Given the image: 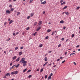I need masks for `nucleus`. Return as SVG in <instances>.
<instances>
[{
    "instance_id": "1",
    "label": "nucleus",
    "mask_w": 80,
    "mask_h": 80,
    "mask_svg": "<svg viewBox=\"0 0 80 80\" xmlns=\"http://www.w3.org/2000/svg\"><path fill=\"white\" fill-rule=\"evenodd\" d=\"M11 13V12H10V11H9V10L8 9L6 10V13L9 14V13Z\"/></svg>"
},
{
    "instance_id": "2",
    "label": "nucleus",
    "mask_w": 80,
    "mask_h": 80,
    "mask_svg": "<svg viewBox=\"0 0 80 80\" xmlns=\"http://www.w3.org/2000/svg\"><path fill=\"white\" fill-rule=\"evenodd\" d=\"M22 63H23V64L24 63H27V61H23L22 62Z\"/></svg>"
},
{
    "instance_id": "3",
    "label": "nucleus",
    "mask_w": 80,
    "mask_h": 80,
    "mask_svg": "<svg viewBox=\"0 0 80 80\" xmlns=\"http://www.w3.org/2000/svg\"><path fill=\"white\" fill-rule=\"evenodd\" d=\"M44 60L45 62H47V60H48V59H47V57H45L44 58Z\"/></svg>"
},
{
    "instance_id": "4",
    "label": "nucleus",
    "mask_w": 80,
    "mask_h": 80,
    "mask_svg": "<svg viewBox=\"0 0 80 80\" xmlns=\"http://www.w3.org/2000/svg\"><path fill=\"white\" fill-rule=\"evenodd\" d=\"M47 63H48V62H46L43 65V67H45V65H47Z\"/></svg>"
},
{
    "instance_id": "5",
    "label": "nucleus",
    "mask_w": 80,
    "mask_h": 80,
    "mask_svg": "<svg viewBox=\"0 0 80 80\" xmlns=\"http://www.w3.org/2000/svg\"><path fill=\"white\" fill-rule=\"evenodd\" d=\"M20 12H17V15L18 16V15H20Z\"/></svg>"
},
{
    "instance_id": "6",
    "label": "nucleus",
    "mask_w": 80,
    "mask_h": 80,
    "mask_svg": "<svg viewBox=\"0 0 80 80\" xmlns=\"http://www.w3.org/2000/svg\"><path fill=\"white\" fill-rule=\"evenodd\" d=\"M41 4H43L45 5L46 3V1H44L43 2H41Z\"/></svg>"
},
{
    "instance_id": "7",
    "label": "nucleus",
    "mask_w": 80,
    "mask_h": 80,
    "mask_svg": "<svg viewBox=\"0 0 80 80\" xmlns=\"http://www.w3.org/2000/svg\"><path fill=\"white\" fill-rule=\"evenodd\" d=\"M33 15H34V13L33 12L31 13L30 16L31 17H32L33 16Z\"/></svg>"
},
{
    "instance_id": "8",
    "label": "nucleus",
    "mask_w": 80,
    "mask_h": 80,
    "mask_svg": "<svg viewBox=\"0 0 80 80\" xmlns=\"http://www.w3.org/2000/svg\"><path fill=\"white\" fill-rule=\"evenodd\" d=\"M16 58H17V56H14L12 58V60H15V59H16Z\"/></svg>"
},
{
    "instance_id": "9",
    "label": "nucleus",
    "mask_w": 80,
    "mask_h": 80,
    "mask_svg": "<svg viewBox=\"0 0 80 80\" xmlns=\"http://www.w3.org/2000/svg\"><path fill=\"white\" fill-rule=\"evenodd\" d=\"M20 57H19L18 59H16V61L17 62H18L20 60Z\"/></svg>"
},
{
    "instance_id": "10",
    "label": "nucleus",
    "mask_w": 80,
    "mask_h": 80,
    "mask_svg": "<svg viewBox=\"0 0 80 80\" xmlns=\"http://www.w3.org/2000/svg\"><path fill=\"white\" fill-rule=\"evenodd\" d=\"M12 22H13V20H11L10 21V22H9V25H10V24H11V23H12Z\"/></svg>"
},
{
    "instance_id": "11",
    "label": "nucleus",
    "mask_w": 80,
    "mask_h": 80,
    "mask_svg": "<svg viewBox=\"0 0 80 80\" xmlns=\"http://www.w3.org/2000/svg\"><path fill=\"white\" fill-rule=\"evenodd\" d=\"M6 76H10V74L9 73H8L6 74Z\"/></svg>"
},
{
    "instance_id": "12",
    "label": "nucleus",
    "mask_w": 80,
    "mask_h": 80,
    "mask_svg": "<svg viewBox=\"0 0 80 80\" xmlns=\"http://www.w3.org/2000/svg\"><path fill=\"white\" fill-rule=\"evenodd\" d=\"M22 53H23V52L22 51L20 52H19V55H21L22 54Z\"/></svg>"
},
{
    "instance_id": "13",
    "label": "nucleus",
    "mask_w": 80,
    "mask_h": 80,
    "mask_svg": "<svg viewBox=\"0 0 80 80\" xmlns=\"http://www.w3.org/2000/svg\"><path fill=\"white\" fill-rule=\"evenodd\" d=\"M37 32H35V33H34L33 34V35L34 36V37H35V35H36V34H37Z\"/></svg>"
},
{
    "instance_id": "14",
    "label": "nucleus",
    "mask_w": 80,
    "mask_h": 80,
    "mask_svg": "<svg viewBox=\"0 0 80 80\" xmlns=\"http://www.w3.org/2000/svg\"><path fill=\"white\" fill-rule=\"evenodd\" d=\"M65 4V2H63V3H61V5H63Z\"/></svg>"
},
{
    "instance_id": "15",
    "label": "nucleus",
    "mask_w": 80,
    "mask_h": 80,
    "mask_svg": "<svg viewBox=\"0 0 80 80\" xmlns=\"http://www.w3.org/2000/svg\"><path fill=\"white\" fill-rule=\"evenodd\" d=\"M14 73L15 75H17L18 73V71H16L14 72Z\"/></svg>"
},
{
    "instance_id": "16",
    "label": "nucleus",
    "mask_w": 80,
    "mask_h": 80,
    "mask_svg": "<svg viewBox=\"0 0 80 80\" xmlns=\"http://www.w3.org/2000/svg\"><path fill=\"white\" fill-rule=\"evenodd\" d=\"M21 60L22 61V62H23V61H25V58H22L21 59Z\"/></svg>"
},
{
    "instance_id": "17",
    "label": "nucleus",
    "mask_w": 80,
    "mask_h": 80,
    "mask_svg": "<svg viewBox=\"0 0 80 80\" xmlns=\"http://www.w3.org/2000/svg\"><path fill=\"white\" fill-rule=\"evenodd\" d=\"M42 21H40L39 23H38V24L39 25H41L42 24Z\"/></svg>"
},
{
    "instance_id": "18",
    "label": "nucleus",
    "mask_w": 80,
    "mask_h": 80,
    "mask_svg": "<svg viewBox=\"0 0 80 80\" xmlns=\"http://www.w3.org/2000/svg\"><path fill=\"white\" fill-rule=\"evenodd\" d=\"M67 7H68L67 6L64 7L63 8V10H65V9H66V8H67Z\"/></svg>"
},
{
    "instance_id": "19",
    "label": "nucleus",
    "mask_w": 80,
    "mask_h": 80,
    "mask_svg": "<svg viewBox=\"0 0 80 80\" xmlns=\"http://www.w3.org/2000/svg\"><path fill=\"white\" fill-rule=\"evenodd\" d=\"M27 70V68H26L24 70H23V72L24 73H25V72H26V70Z\"/></svg>"
},
{
    "instance_id": "20",
    "label": "nucleus",
    "mask_w": 80,
    "mask_h": 80,
    "mask_svg": "<svg viewBox=\"0 0 80 80\" xmlns=\"http://www.w3.org/2000/svg\"><path fill=\"white\" fill-rule=\"evenodd\" d=\"M65 14H66V15H68V14H69L68 13V12H65Z\"/></svg>"
},
{
    "instance_id": "21",
    "label": "nucleus",
    "mask_w": 80,
    "mask_h": 80,
    "mask_svg": "<svg viewBox=\"0 0 80 80\" xmlns=\"http://www.w3.org/2000/svg\"><path fill=\"white\" fill-rule=\"evenodd\" d=\"M19 65H20V64H18L16 66H15V67L16 68H18V67H19Z\"/></svg>"
},
{
    "instance_id": "22",
    "label": "nucleus",
    "mask_w": 80,
    "mask_h": 80,
    "mask_svg": "<svg viewBox=\"0 0 80 80\" xmlns=\"http://www.w3.org/2000/svg\"><path fill=\"white\" fill-rule=\"evenodd\" d=\"M60 23H64V21L63 20H62L60 22Z\"/></svg>"
},
{
    "instance_id": "23",
    "label": "nucleus",
    "mask_w": 80,
    "mask_h": 80,
    "mask_svg": "<svg viewBox=\"0 0 80 80\" xmlns=\"http://www.w3.org/2000/svg\"><path fill=\"white\" fill-rule=\"evenodd\" d=\"M41 28H40V27H39V28H38L37 29V31H38V30H39L41 29Z\"/></svg>"
},
{
    "instance_id": "24",
    "label": "nucleus",
    "mask_w": 80,
    "mask_h": 80,
    "mask_svg": "<svg viewBox=\"0 0 80 80\" xmlns=\"http://www.w3.org/2000/svg\"><path fill=\"white\" fill-rule=\"evenodd\" d=\"M51 32V30L50 29H48L47 30V32Z\"/></svg>"
},
{
    "instance_id": "25",
    "label": "nucleus",
    "mask_w": 80,
    "mask_h": 80,
    "mask_svg": "<svg viewBox=\"0 0 80 80\" xmlns=\"http://www.w3.org/2000/svg\"><path fill=\"white\" fill-rule=\"evenodd\" d=\"M33 1V0H30L29 2L30 3H32V2Z\"/></svg>"
},
{
    "instance_id": "26",
    "label": "nucleus",
    "mask_w": 80,
    "mask_h": 80,
    "mask_svg": "<svg viewBox=\"0 0 80 80\" xmlns=\"http://www.w3.org/2000/svg\"><path fill=\"white\" fill-rule=\"evenodd\" d=\"M16 66V65H13L12 67V68H15V67Z\"/></svg>"
},
{
    "instance_id": "27",
    "label": "nucleus",
    "mask_w": 80,
    "mask_h": 80,
    "mask_svg": "<svg viewBox=\"0 0 80 80\" xmlns=\"http://www.w3.org/2000/svg\"><path fill=\"white\" fill-rule=\"evenodd\" d=\"M43 68H42V69H41V70L40 71V72H43Z\"/></svg>"
},
{
    "instance_id": "28",
    "label": "nucleus",
    "mask_w": 80,
    "mask_h": 80,
    "mask_svg": "<svg viewBox=\"0 0 80 80\" xmlns=\"http://www.w3.org/2000/svg\"><path fill=\"white\" fill-rule=\"evenodd\" d=\"M26 65H27V64H26V63H24L23 64V67H25V66H26Z\"/></svg>"
},
{
    "instance_id": "29",
    "label": "nucleus",
    "mask_w": 80,
    "mask_h": 80,
    "mask_svg": "<svg viewBox=\"0 0 80 80\" xmlns=\"http://www.w3.org/2000/svg\"><path fill=\"white\" fill-rule=\"evenodd\" d=\"M10 38H9L8 39H7L6 41H7V42H8V41H10Z\"/></svg>"
},
{
    "instance_id": "30",
    "label": "nucleus",
    "mask_w": 80,
    "mask_h": 80,
    "mask_svg": "<svg viewBox=\"0 0 80 80\" xmlns=\"http://www.w3.org/2000/svg\"><path fill=\"white\" fill-rule=\"evenodd\" d=\"M43 46V45H42V44H40L39 45V47H40V48H41V47H42Z\"/></svg>"
},
{
    "instance_id": "31",
    "label": "nucleus",
    "mask_w": 80,
    "mask_h": 80,
    "mask_svg": "<svg viewBox=\"0 0 80 80\" xmlns=\"http://www.w3.org/2000/svg\"><path fill=\"white\" fill-rule=\"evenodd\" d=\"M74 35H75V34H73L72 35V38H73V37H74Z\"/></svg>"
},
{
    "instance_id": "32",
    "label": "nucleus",
    "mask_w": 80,
    "mask_h": 80,
    "mask_svg": "<svg viewBox=\"0 0 80 80\" xmlns=\"http://www.w3.org/2000/svg\"><path fill=\"white\" fill-rule=\"evenodd\" d=\"M18 48V47H17L15 48V50H17Z\"/></svg>"
},
{
    "instance_id": "33",
    "label": "nucleus",
    "mask_w": 80,
    "mask_h": 80,
    "mask_svg": "<svg viewBox=\"0 0 80 80\" xmlns=\"http://www.w3.org/2000/svg\"><path fill=\"white\" fill-rule=\"evenodd\" d=\"M37 22H36L35 23H34V26H35L36 25H37Z\"/></svg>"
},
{
    "instance_id": "34",
    "label": "nucleus",
    "mask_w": 80,
    "mask_h": 80,
    "mask_svg": "<svg viewBox=\"0 0 80 80\" xmlns=\"http://www.w3.org/2000/svg\"><path fill=\"white\" fill-rule=\"evenodd\" d=\"M48 79H51L52 78V77H51L50 76H49L48 77Z\"/></svg>"
},
{
    "instance_id": "35",
    "label": "nucleus",
    "mask_w": 80,
    "mask_h": 80,
    "mask_svg": "<svg viewBox=\"0 0 80 80\" xmlns=\"http://www.w3.org/2000/svg\"><path fill=\"white\" fill-rule=\"evenodd\" d=\"M31 72V70H29L27 72V73H28V72Z\"/></svg>"
},
{
    "instance_id": "36",
    "label": "nucleus",
    "mask_w": 80,
    "mask_h": 80,
    "mask_svg": "<svg viewBox=\"0 0 80 80\" xmlns=\"http://www.w3.org/2000/svg\"><path fill=\"white\" fill-rule=\"evenodd\" d=\"M48 36H47L46 38H45L47 40V39H48Z\"/></svg>"
},
{
    "instance_id": "37",
    "label": "nucleus",
    "mask_w": 80,
    "mask_h": 80,
    "mask_svg": "<svg viewBox=\"0 0 80 80\" xmlns=\"http://www.w3.org/2000/svg\"><path fill=\"white\" fill-rule=\"evenodd\" d=\"M80 7H77V10H78V9H79V8H80Z\"/></svg>"
},
{
    "instance_id": "38",
    "label": "nucleus",
    "mask_w": 80,
    "mask_h": 80,
    "mask_svg": "<svg viewBox=\"0 0 80 80\" xmlns=\"http://www.w3.org/2000/svg\"><path fill=\"white\" fill-rule=\"evenodd\" d=\"M9 7H10V8H12V5H10L9 6Z\"/></svg>"
},
{
    "instance_id": "39",
    "label": "nucleus",
    "mask_w": 80,
    "mask_h": 80,
    "mask_svg": "<svg viewBox=\"0 0 80 80\" xmlns=\"http://www.w3.org/2000/svg\"><path fill=\"white\" fill-rule=\"evenodd\" d=\"M13 36H15V35H16V34L14 32H13Z\"/></svg>"
},
{
    "instance_id": "40",
    "label": "nucleus",
    "mask_w": 80,
    "mask_h": 80,
    "mask_svg": "<svg viewBox=\"0 0 80 80\" xmlns=\"http://www.w3.org/2000/svg\"><path fill=\"white\" fill-rule=\"evenodd\" d=\"M4 53L5 54H6V53H7V51H4Z\"/></svg>"
},
{
    "instance_id": "41",
    "label": "nucleus",
    "mask_w": 80,
    "mask_h": 80,
    "mask_svg": "<svg viewBox=\"0 0 80 80\" xmlns=\"http://www.w3.org/2000/svg\"><path fill=\"white\" fill-rule=\"evenodd\" d=\"M29 29H30V28L28 27L27 28L26 30H29Z\"/></svg>"
},
{
    "instance_id": "42",
    "label": "nucleus",
    "mask_w": 80,
    "mask_h": 80,
    "mask_svg": "<svg viewBox=\"0 0 80 80\" xmlns=\"http://www.w3.org/2000/svg\"><path fill=\"white\" fill-rule=\"evenodd\" d=\"M11 73L12 75H14V72H12Z\"/></svg>"
},
{
    "instance_id": "43",
    "label": "nucleus",
    "mask_w": 80,
    "mask_h": 80,
    "mask_svg": "<svg viewBox=\"0 0 80 80\" xmlns=\"http://www.w3.org/2000/svg\"><path fill=\"white\" fill-rule=\"evenodd\" d=\"M65 60H64V61H63L62 62V63H65Z\"/></svg>"
},
{
    "instance_id": "44",
    "label": "nucleus",
    "mask_w": 80,
    "mask_h": 80,
    "mask_svg": "<svg viewBox=\"0 0 80 80\" xmlns=\"http://www.w3.org/2000/svg\"><path fill=\"white\" fill-rule=\"evenodd\" d=\"M24 34H25V32H23L22 33V35H24Z\"/></svg>"
},
{
    "instance_id": "45",
    "label": "nucleus",
    "mask_w": 80,
    "mask_h": 80,
    "mask_svg": "<svg viewBox=\"0 0 80 80\" xmlns=\"http://www.w3.org/2000/svg\"><path fill=\"white\" fill-rule=\"evenodd\" d=\"M12 64H13V63L12 62H11V63H10V66H12Z\"/></svg>"
},
{
    "instance_id": "46",
    "label": "nucleus",
    "mask_w": 80,
    "mask_h": 80,
    "mask_svg": "<svg viewBox=\"0 0 80 80\" xmlns=\"http://www.w3.org/2000/svg\"><path fill=\"white\" fill-rule=\"evenodd\" d=\"M32 77V75H30L28 77V78H31V77Z\"/></svg>"
},
{
    "instance_id": "47",
    "label": "nucleus",
    "mask_w": 80,
    "mask_h": 80,
    "mask_svg": "<svg viewBox=\"0 0 80 80\" xmlns=\"http://www.w3.org/2000/svg\"><path fill=\"white\" fill-rule=\"evenodd\" d=\"M62 41H63V40H64V38H62V39H61Z\"/></svg>"
},
{
    "instance_id": "48",
    "label": "nucleus",
    "mask_w": 80,
    "mask_h": 80,
    "mask_svg": "<svg viewBox=\"0 0 80 80\" xmlns=\"http://www.w3.org/2000/svg\"><path fill=\"white\" fill-rule=\"evenodd\" d=\"M3 78H7V75H5V76L3 77Z\"/></svg>"
},
{
    "instance_id": "49",
    "label": "nucleus",
    "mask_w": 80,
    "mask_h": 80,
    "mask_svg": "<svg viewBox=\"0 0 80 80\" xmlns=\"http://www.w3.org/2000/svg\"><path fill=\"white\" fill-rule=\"evenodd\" d=\"M27 19H29V18H30V16H29L28 17H27Z\"/></svg>"
},
{
    "instance_id": "50",
    "label": "nucleus",
    "mask_w": 80,
    "mask_h": 80,
    "mask_svg": "<svg viewBox=\"0 0 80 80\" xmlns=\"http://www.w3.org/2000/svg\"><path fill=\"white\" fill-rule=\"evenodd\" d=\"M13 10H14V9L13 8H11V11H13Z\"/></svg>"
},
{
    "instance_id": "51",
    "label": "nucleus",
    "mask_w": 80,
    "mask_h": 80,
    "mask_svg": "<svg viewBox=\"0 0 80 80\" xmlns=\"http://www.w3.org/2000/svg\"><path fill=\"white\" fill-rule=\"evenodd\" d=\"M47 75H46L45 76V79H47Z\"/></svg>"
},
{
    "instance_id": "52",
    "label": "nucleus",
    "mask_w": 80,
    "mask_h": 80,
    "mask_svg": "<svg viewBox=\"0 0 80 80\" xmlns=\"http://www.w3.org/2000/svg\"><path fill=\"white\" fill-rule=\"evenodd\" d=\"M61 46V44H59L58 45V47H60Z\"/></svg>"
},
{
    "instance_id": "53",
    "label": "nucleus",
    "mask_w": 80,
    "mask_h": 80,
    "mask_svg": "<svg viewBox=\"0 0 80 80\" xmlns=\"http://www.w3.org/2000/svg\"><path fill=\"white\" fill-rule=\"evenodd\" d=\"M68 39L66 41V42H68Z\"/></svg>"
},
{
    "instance_id": "54",
    "label": "nucleus",
    "mask_w": 80,
    "mask_h": 80,
    "mask_svg": "<svg viewBox=\"0 0 80 80\" xmlns=\"http://www.w3.org/2000/svg\"><path fill=\"white\" fill-rule=\"evenodd\" d=\"M63 1V0H61V1H60V3H62V2Z\"/></svg>"
},
{
    "instance_id": "55",
    "label": "nucleus",
    "mask_w": 80,
    "mask_h": 80,
    "mask_svg": "<svg viewBox=\"0 0 80 80\" xmlns=\"http://www.w3.org/2000/svg\"><path fill=\"white\" fill-rule=\"evenodd\" d=\"M54 33V32L53 31L52 32V34H51V35H53V34Z\"/></svg>"
},
{
    "instance_id": "56",
    "label": "nucleus",
    "mask_w": 80,
    "mask_h": 80,
    "mask_svg": "<svg viewBox=\"0 0 80 80\" xmlns=\"http://www.w3.org/2000/svg\"><path fill=\"white\" fill-rule=\"evenodd\" d=\"M52 75H53V74L52 73H51L50 76L51 77V76H52Z\"/></svg>"
},
{
    "instance_id": "57",
    "label": "nucleus",
    "mask_w": 80,
    "mask_h": 80,
    "mask_svg": "<svg viewBox=\"0 0 80 80\" xmlns=\"http://www.w3.org/2000/svg\"><path fill=\"white\" fill-rule=\"evenodd\" d=\"M13 68L12 67H11L10 68V70H12V69Z\"/></svg>"
},
{
    "instance_id": "58",
    "label": "nucleus",
    "mask_w": 80,
    "mask_h": 80,
    "mask_svg": "<svg viewBox=\"0 0 80 80\" xmlns=\"http://www.w3.org/2000/svg\"><path fill=\"white\" fill-rule=\"evenodd\" d=\"M23 47H21L20 48V49H23Z\"/></svg>"
},
{
    "instance_id": "59",
    "label": "nucleus",
    "mask_w": 80,
    "mask_h": 80,
    "mask_svg": "<svg viewBox=\"0 0 80 80\" xmlns=\"http://www.w3.org/2000/svg\"><path fill=\"white\" fill-rule=\"evenodd\" d=\"M60 59H58V60H57V62H58V61H60Z\"/></svg>"
},
{
    "instance_id": "60",
    "label": "nucleus",
    "mask_w": 80,
    "mask_h": 80,
    "mask_svg": "<svg viewBox=\"0 0 80 80\" xmlns=\"http://www.w3.org/2000/svg\"><path fill=\"white\" fill-rule=\"evenodd\" d=\"M80 47V45H78L76 46V48H78V47Z\"/></svg>"
},
{
    "instance_id": "61",
    "label": "nucleus",
    "mask_w": 80,
    "mask_h": 80,
    "mask_svg": "<svg viewBox=\"0 0 80 80\" xmlns=\"http://www.w3.org/2000/svg\"><path fill=\"white\" fill-rule=\"evenodd\" d=\"M52 52V51H49L48 52V53H51Z\"/></svg>"
},
{
    "instance_id": "62",
    "label": "nucleus",
    "mask_w": 80,
    "mask_h": 80,
    "mask_svg": "<svg viewBox=\"0 0 80 80\" xmlns=\"http://www.w3.org/2000/svg\"><path fill=\"white\" fill-rule=\"evenodd\" d=\"M65 28H66V27H64L63 28V30H65Z\"/></svg>"
},
{
    "instance_id": "63",
    "label": "nucleus",
    "mask_w": 80,
    "mask_h": 80,
    "mask_svg": "<svg viewBox=\"0 0 80 80\" xmlns=\"http://www.w3.org/2000/svg\"><path fill=\"white\" fill-rule=\"evenodd\" d=\"M74 64V65H77V63H75V62H73Z\"/></svg>"
},
{
    "instance_id": "64",
    "label": "nucleus",
    "mask_w": 80,
    "mask_h": 80,
    "mask_svg": "<svg viewBox=\"0 0 80 80\" xmlns=\"http://www.w3.org/2000/svg\"><path fill=\"white\" fill-rule=\"evenodd\" d=\"M52 63H50L48 65V66H50V65H52Z\"/></svg>"
}]
</instances>
